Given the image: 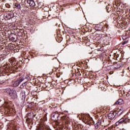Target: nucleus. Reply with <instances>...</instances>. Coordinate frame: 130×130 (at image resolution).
<instances>
[{
  "label": "nucleus",
  "instance_id": "obj_1",
  "mask_svg": "<svg viewBox=\"0 0 130 130\" xmlns=\"http://www.w3.org/2000/svg\"><path fill=\"white\" fill-rule=\"evenodd\" d=\"M107 125H108V124H105V123H104V120H99V121L96 124H95L94 126L95 128L98 129V128H99L101 126H107Z\"/></svg>",
  "mask_w": 130,
  "mask_h": 130
},
{
  "label": "nucleus",
  "instance_id": "obj_2",
  "mask_svg": "<svg viewBox=\"0 0 130 130\" xmlns=\"http://www.w3.org/2000/svg\"><path fill=\"white\" fill-rule=\"evenodd\" d=\"M24 80L23 78H20L17 80L15 81L14 83H13V87H18L21 83H22V81Z\"/></svg>",
  "mask_w": 130,
  "mask_h": 130
},
{
  "label": "nucleus",
  "instance_id": "obj_3",
  "mask_svg": "<svg viewBox=\"0 0 130 130\" xmlns=\"http://www.w3.org/2000/svg\"><path fill=\"white\" fill-rule=\"evenodd\" d=\"M115 116H116V113L114 112H111L109 115H108V118L109 119H110V120H112V119H113Z\"/></svg>",
  "mask_w": 130,
  "mask_h": 130
},
{
  "label": "nucleus",
  "instance_id": "obj_4",
  "mask_svg": "<svg viewBox=\"0 0 130 130\" xmlns=\"http://www.w3.org/2000/svg\"><path fill=\"white\" fill-rule=\"evenodd\" d=\"M10 96L12 98V99H16L17 98V91L16 90L12 89V91L10 94Z\"/></svg>",
  "mask_w": 130,
  "mask_h": 130
},
{
  "label": "nucleus",
  "instance_id": "obj_5",
  "mask_svg": "<svg viewBox=\"0 0 130 130\" xmlns=\"http://www.w3.org/2000/svg\"><path fill=\"white\" fill-rule=\"evenodd\" d=\"M37 130H50L49 127H47L45 125L42 124L40 125Z\"/></svg>",
  "mask_w": 130,
  "mask_h": 130
},
{
  "label": "nucleus",
  "instance_id": "obj_6",
  "mask_svg": "<svg viewBox=\"0 0 130 130\" xmlns=\"http://www.w3.org/2000/svg\"><path fill=\"white\" fill-rule=\"evenodd\" d=\"M122 66V64L121 63V62L118 61L116 63H115L114 64V69H119Z\"/></svg>",
  "mask_w": 130,
  "mask_h": 130
},
{
  "label": "nucleus",
  "instance_id": "obj_7",
  "mask_svg": "<svg viewBox=\"0 0 130 130\" xmlns=\"http://www.w3.org/2000/svg\"><path fill=\"white\" fill-rule=\"evenodd\" d=\"M94 28L96 31H101L103 29V26L101 24H98L95 26Z\"/></svg>",
  "mask_w": 130,
  "mask_h": 130
},
{
  "label": "nucleus",
  "instance_id": "obj_8",
  "mask_svg": "<svg viewBox=\"0 0 130 130\" xmlns=\"http://www.w3.org/2000/svg\"><path fill=\"white\" fill-rule=\"evenodd\" d=\"M125 121V119L124 118H121L119 121L116 122L115 124L116 125H119V124H121L122 123H123Z\"/></svg>",
  "mask_w": 130,
  "mask_h": 130
},
{
  "label": "nucleus",
  "instance_id": "obj_9",
  "mask_svg": "<svg viewBox=\"0 0 130 130\" xmlns=\"http://www.w3.org/2000/svg\"><path fill=\"white\" fill-rule=\"evenodd\" d=\"M122 104H123V100L122 99H119L115 103L114 105H121Z\"/></svg>",
  "mask_w": 130,
  "mask_h": 130
},
{
  "label": "nucleus",
  "instance_id": "obj_10",
  "mask_svg": "<svg viewBox=\"0 0 130 130\" xmlns=\"http://www.w3.org/2000/svg\"><path fill=\"white\" fill-rule=\"evenodd\" d=\"M27 3L30 7H34L35 6V2L33 0H27Z\"/></svg>",
  "mask_w": 130,
  "mask_h": 130
},
{
  "label": "nucleus",
  "instance_id": "obj_11",
  "mask_svg": "<svg viewBox=\"0 0 130 130\" xmlns=\"http://www.w3.org/2000/svg\"><path fill=\"white\" fill-rule=\"evenodd\" d=\"M122 56V55H119L117 53H116L115 54V58H116V59H117V60H120L121 59Z\"/></svg>",
  "mask_w": 130,
  "mask_h": 130
},
{
  "label": "nucleus",
  "instance_id": "obj_12",
  "mask_svg": "<svg viewBox=\"0 0 130 130\" xmlns=\"http://www.w3.org/2000/svg\"><path fill=\"white\" fill-rule=\"evenodd\" d=\"M86 124H88V125H92L94 124V122L93 121V120H88L87 121H86L85 123Z\"/></svg>",
  "mask_w": 130,
  "mask_h": 130
},
{
  "label": "nucleus",
  "instance_id": "obj_13",
  "mask_svg": "<svg viewBox=\"0 0 130 130\" xmlns=\"http://www.w3.org/2000/svg\"><path fill=\"white\" fill-rule=\"evenodd\" d=\"M13 89H11V88H6L5 89V93H7V94H8L9 95L11 94V93H12V90Z\"/></svg>",
  "mask_w": 130,
  "mask_h": 130
},
{
  "label": "nucleus",
  "instance_id": "obj_14",
  "mask_svg": "<svg viewBox=\"0 0 130 130\" xmlns=\"http://www.w3.org/2000/svg\"><path fill=\"white\" fill-rule=\"evenodd\" d=\"M27 85V82H25L23 83H22L21 85H20V89H24V87H25V86H26Z\"/></svg>",
  "mask_w": 130,
  "mask_h": 130
},
{
  "label": "nucleus",
  "instance_id": "obj_15",
  "mask_svg": "<svg viewBox=\"0 0 130 130\" xmlns=\"http://www.w3.org/2000/svg\"><path fill=\"white\" fill-rule=\"evenodd\" d=\"M52 116L53 118H57V117H58V114L55 113H54L52 114Z\"/></svg>",
  "mask_w": 130,
  "mask_h": 130
},
{
  "label": "nucleus",
  "instance_id": "obj_16",
  "mask_svg": "<svg viewBox=\"0 0 130 130\" xmlns=\"http://www.w3.org/2000/svg\"><path fill=\"white\" fill-rule=\"evenodd\" d=\"M14 7L16 9H18V10H20V9H21V5H20V4H15Z\"/></svg>",
  "mask_w": 130,
  "mask_h": 130
},
{
  "label": "nucleus",
  "instance_id": "obj_17",
  "mask_svg": "<svg viewBox=\"0 0 130 130\" xmlns=\"http://www.w3.org/2000/svg\"><path fill=\"white\" fill-rule=\"evenodd\" d=\"M122 110H125V109L124 108H123V107H122L121 108L119 112H120V113H122Z\"/></svg>",
  "mask_w": 130,
  "mask_h": 130
},
{
  "label": "nucleus",
  "instance_id": "obj_18",
  "mask_svg": "<svg viewBox=\"0 0 130 130\" xmlns=\"http://www.w3.org/2000/svg\"><path fill=\"white\" fill-rule=\"evenodd\" d=\"M83 130H91L90 129V127L86 126L84 128H83Z\"/></svg>",
  "mask_w": 130,
  "mask_h": 130
},
{
  "label": "nucleus",
  "instance_id": "obj_19",
  "mask_svg": "<svg viewBox=\"0 0 130 130\" xmlns=\"http://www.w3.org/2000/svg\"><path fill=\"white\" fill-rule=\"evenodd\" d=\"M106 39H107V38L109 39L108 40H110L111 39V37H108V36H106Z\"/></svg>",
  "mask_w": 130,
  "mask_h": 130
},
{
  "label": "nucleus",
  "instance_id": "obj_20",
  "mask_svg": "<svg viewBox=\"0 0 130 130\" xmlns=\"http://www.w3.org/2000/svg\"><path fill=\"white\" fill-rule=\"evenodd\" d=\"M127 41H124V42L122 43V45H124V44H126V43H127Z\"/></svg>",
  "mask_w": 130,
  "mask_h": 130
},
{
  "label": "nucleus",
  "instance_id": "obj_21",
  "mask_svg": "<svg viewBox=\"0 0 130 130\" xmlns=\"http://www.w3.org/2000/svg\"><path fill=\"white\" fill-rule=\"evenodd\" d=\"M6 6L7 8H11V6L9 4H6Z\"/></svg>",
  "mask_w": 130,
  "mask_h": 130
},
{
  "label": "nucleus",
  "instance_id": "obj_22",
  "mask_svg": "<svg viewBox=\"0 0 130 130\" xmlns=\"http://www.w3.org/2000/svg\"><path fill=\"white\" fill-rule=\"evenodd\" d=\"M129 12H130V9H129Z\"/></svg>",
  "mask_w": 130,
  "mask_h": 130
}]
</instances>
